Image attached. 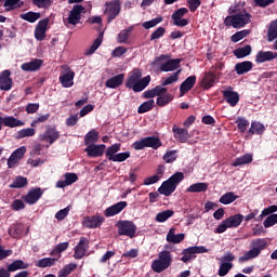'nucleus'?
Instances as JSON below:
<instances>
[{
  "mask_svg": "<svg viewBox=\"0 0 277 277\" xmlns=\"http://www.w3.org/2000/svg\"><path fill=\"white\" fill-rule=\"evenodd\" d=\"M142 71L138 68H134L130 71L127 80H126V88L129 90H133L134 92H144L148 85H150L151 78L150 76H145L142 78Z\"/></svg>",
  "mask_w": 277,
  "mask_h": 277,
  "instance_id": "nucleus-1",
  "label": "nucleus"
},
{
  "mask_svg": "<svg viewBox=\"0 0 277 277\" xmlns=\"http://www.w3.org/2000/svg\"><path fill=\"white\" fill-rule=\"evenodd\" d=\"M229 15L225 18L224 23L226 27H234V29H241V27H246L252 18V15L248 13L246 10H237V6L229 9Z\"/></svg>",
  "mask_w": 277,
  "mask_h": 277,
  "instance_id": "nucleus-2",
  "label": "nucleus"
},
{
  "mask_svg": "<svg viewBox=\"0 0 277 277\" xmlns=\"http://www.w3.org/2000/svg\"><path fill=\"white\" fill-rule=\"evenodd\" d=\"M181 58H171L168 54H162L155 58L151 66H158L161 72H174L181 68Z\"/></svg>",
  "mask_w": 277,
  "mask_h": 277,
  "instance_id": "nucleus-3",
  "label": "nucleus"
},
{
  "mask_svg": "<svg viewBox=\"0 0 277 277\" xmlns=\"http://www.w3.org/2000/svg\"><path fill=\"white\" fill-rule=\"evenodd\" d=\"M250 250L245 252L243 255L239 258V263H246L247 261H252L256 259L265 248H267V240L265 238H258L251 241Z\"/></svg>",
  "mask_w": 277,
  "mask_h": 277,
  "instance_id": "nucleus-4",
  "label": "nucleus"
},
{
  "mask_svg": "<svg viewBox=\"0 0 277 277\" xmlns=\"http://www.w3.org/2000/svg\"><path fill=\"white\" fill-rule=\"evenodd\" d=\"M184 179L185 175L183 174V172H176L161 184V186L158 188L159 194H162V196H172V194L176 192V187H179V184Z\"/></svg>",
  "mask_w": 277,
  "mask_h": 277,
  "instance_id": "nucleus-5",
  "label": "nucleus"
},
{
  "mask_svg": "<svg viewBox=\"0 0 277 277\" xmlns=\"http://www.w3.org/2000/svg\"><path fill=\"white\" fill-rule=\"evenodd\" d=\"M207 252H209V249L205 246L189 247L183 250L181 261L183 263H189V261H194V259H196V254H205Z\"/></svg>",
  "mask_w": 277,
  "mask_h": 277,
  "instance_id": "nucleus-6",
  "label": "nucleus"
},
{
  "mask_svg": "<svg viewBox=\"0 0 277 277\" xmlns=\"http://www.w3.org/2000/svg\"><path fill=\"white\" fill-rule=\"evenodd\" d=\"M117 228L118 235L130 237V239H133V237H135V233L137 232V226H135V223L131 221H119L117 223Z\"/></svg>",
  "mask_w": 277,
  "mask_h": 277,
  "instance_id": "nucleus-7",
  "label": "nucleus"
},
{
  "mask_svg": "<svg viewBox=\"0 0 277 277\" xmlns=\"http://www.w3.org/2000/svg\"><path fill=\"white\" fill-rule=\"evenodd\" d=\"M104 14L107 16L108 23H111V21H114V18L120 14V1L114 0L106 2Z\"/></svg>",
  "mask_w": 277,
  "mask_h": 277,
  "instance_id": "nucleus-8",
  "label": "nucleus"
},
{
  "mask_svg": "<svg viewBox=\"0 0 277 277\" xmlns=\"http://www.w3.org/2000/svg\"><path fill=\"white\" fill-rule=\"evenodd\" d=\"M104 222V216L101 214H95L91 216H84L82 220V226H85V228H101Z\"/></svg>",
  "mask_w": 277,
  "mask_h": 277,
  "instance_id": "nucleus-9",
  "label": "nucleus"
},
{
  "mask_svg": "<svg viewBox=\"0 0 277 277\" xmlns=\"http://www.w3.org/2000/svg\"><path fill=\"white\" fill-rule=\"evenodd\" d=\"M60 81L63 88H72L75 85V71L70 67L65 66L64 71L60 76Z\"/></svg>",
  "mask_w": 277,
  "mask_h": 277,
  "instance_id": "nucleus-10",
  "label": "nucleus"
},
{
  "mask_svg": "<svg viewBox=\"0 0 277 277\" xmlns=\"http://www.w3.org/2000/svg\"><path fill=\"white\" fill-rule=\"evenodd\" d=\"M49 23H50L49 18H43L39 21V23L37 24L35 28V38L39 42H42V40L47 38V31H49Z\"/></svg>",
  "mask_w": 277,
  "mask_h": 277,
  "instance_id": "nucleus-11",
  "label": "nucleus"
},
{
  "mask_svg": "<svg viewBox=\"0 0 277 277\" xmlns=\"http://www.w3.org/2000/svg\"><path fill=\"white\" fill-rule=\"evenodd\" d=\"M187 12H189L187 8H181L172 14V21L175 27H187L189 25V21L183 18Z\"/></svg>",
  "mask_w": 277,
  "mask_h": 277,
  "instance_id": "nucleus-12",
  "label": "nucleus"
},
{
  "mask_svg": "<svg viewBox=\"0 0 277 277\" xmlns=\"http://www.w3.org/2000/svg\"><path fill=\"white\" fill-rule=\"evenodd\" d=\"M40 142H45L47 144L51 145L55 141L60 140V132L55 128L48 127L45 132L39 135Z\"/></svg>",
  "mask_w": 277,
  "mask_h": 277,
  "instance_id": "nucleus-13",
  "label": "nucleus"
},
{
  "mask_svg": "<svg viewBox=\"0 0 277 277\" xmlns=\"http://www.w3.org/2000/svg\"><path fill=\"white\" fill-rule=\"evenodd\" d=\"M25 153H27V147L21 146L15 149L8 159L9 168H16L17 163L25 157Z\"/></svg>",
  "mask_w": 277,
  "mask_h": 277,
  "instance_id": "nucleus-14",
  "label": "nucleus"
},
{
  "mask_svg": "<svg viewBox=\"0 0 277 277\" xmlns=\"http://www.w3.org/2000/svg\"><path fill=\"white\" fill-rule=\"evenodd\" d=\"M85 10L83 5H74L72 10L69 13V16L65 19L67 25H77L81 21V12Z\"/></svg>",
  "mask_w": 277,
  "mask_h": 277,
  "instance_id": "nucleus-15",
  "label": "nucleus"
},
{
  "mask_svg": "<svg viewBox=\"0 0 277 277\" xmlns=\"http://www.w3.org/2000/svg\"><path fill=\"white\" fill-rule=\"evenodd\" d=\"M215 83H217V76L213 71H207L200 80V88H203V90H211Z\"/></svg>",
  "mask_w": 277,
  "mask_h": 277,
  "instance_id": "nucleus-16",
  "label": "nucleus"
},
{
  "mask_svg": "<svg viewBox=\"0 0 277 277\" xmlns=\"http://www.w3.org/2000/svg\"><path fill=\"white\" fill-rule=\"evenodd\" d=\"M127 201H119L110 207H108L104 211L105 217H114V215H118V213H122L124 209H127Z\"/></svg>",
  "mask_w": 277,
  "mask_h": 277,
  "instance_id": "nucleus-17",
  "label": "nucleus"
},
{
  "mask_svg": "<svg viewBox=\"0 0 277 277\" xmlns=\"http://www.w3.org/2000/svg\"><path fill=\"white\" fill-rule=\"evenodd\" d=\"M88 246H89V241L88 238L82 237L80 238L79 243L75 247V253H74V258L79 260L85 256V253L88 252Z\"/></svg>",
  "mask_w": 277,
  "mask_h": 277,
  "instance_id": "nucleus-18",
  "label": "nucleus"
},
{
  "mask_svg": "<svg viewBox=\"0 0 277 277\" xmlns=\"http://www.w3.org/2000/svg\"><path fill=\"white\" fill-rule=\"evenodd\" d=\"M44 192L40 187L31 188L26 196H24L25 202L28 205H36L39 198H42Z\"/></svg>",
  "mask_w": 277,
  "mask_h": 277,
  "instance_id": "nucleus-19",
  "label": "nucleus"
},
{
  "mask_svg": "<svg viewBox=\"0 0 277 277\" xmlns=\"http://www.w3.org/2000/svg\"><path fill=\"white\" fill-rule=\"evenodd\" d=\"M223 96L230 107H236L237 103H239V93L233 91L230 88L223 91Z\"/></svg>",
  "mask_w": 277,
  "mask_h": 277,
  "instance_id": "nucleus-20",
  "label": "nucleus"
},
{
  "mask_svg": "<svg viewBox=\"0 0 277 277\" xmlns=\"http://www.w3.org/2000/svg\"><path fill=\"white\" fill-rule=\"evenodd\" d=\"M12 78H10V70H4L0 75V90H3L4 92H9V90H12Z\"/></svg>",
  "mask_w": 277,
  "mask_h": 277,
  "instance_id": "nucleus-21",
  "label": "nucleus"
},
{
  "mask_svg": "<svg viewBox=\"0 0 277 277\" xmlns=\"http://www.w3.org/2000/svg\"><path fill=\"white\" fill-rule=\"evenodd\" d=\"M272 60H277V52L272 51H260L255 56V62L258 64H263L265 62H272Z\"/></svg>",
  "mask_w": 277,
  "mask_h": 277,
  "instance_id": "nucleus-22",
  "label": "nucleus"
},
{
  "mask_svg": "<svg viewBox=\"0 0 277 277\" xmlns=\"http://www.w3.org/2000/svg\"><path fill=\"white\" fill-rule=\"evenodd\" d=\"M84 153H87L89 157H103L105 145H88Z\"/></svg>",
  "mask_w": 277,
  "mask_h": 277,
  "instance_id": "nucleus-23",
  "label": "nucleus"
},
{
  "mask_svg": "<svg viewBox=\"0 0 277 277\" xmlns=\"http://www.w3.org/2000/svg\"><path fill=\"white\" fill-rule=\"evenodd\" d=\"M166 239L168 243L177 245L185 240V234H176V228L172 227L169 229Z\"/></svg>",
  "mask_w": 277,
  "mask_h": 277,
  "instance_id": "nucleus-24",
  "label": "nucleus"
},
{
  "mask_svg": "<svg viewBox=\"0 0 277 277\" xmlns=\"http://www.w3.org/2000/svg\"><path fill=\"white\" fill-rule=\"evenodd\" d=\"M42 67V60L35 58L28 63L22 64L21 68L22 70H25L26 72H36V70H40Z\"/></svg>",
  "mask_w": 277,
  "mask_h": 277,
  "instance_id": "nucleus-25",
  "label": "nucleus"
},
{
  "mask_svg": "<svg viewBox=\"0 0 277 277\" xmlns=\"http://www.w3.org/2000/svg\"><path fill=\"white\" fill-rule=\"evenodd\" d=\"M174 100V96H172V94L168 93V89L164 88V91H162L156 101V104L158 105V107H166V105L172 103V101Z\"/></svg>",
  "mask_w": 277,
  "mask_h": 277,
  "instance_id": "nucleus-26",
  "label": "nucleus"
},
{
  "mask_svg": "<svg viewBox=\"0 0 277 277\" xmlns=\"http://www.w3.org/2000/svg\"><path fill=\"white\" fill-rule=\"evenodd\" d=\"M196 85V76H189L182 84L180 85L181 96H185L192 88Z\"/></svg>",
  "mask_w": 277,
  "mask_h": 277,
  "instance_id": "nucleus-27",
  "label": "nucleus"
},
{
  "mask_svg": "<svg viewBox=\"0 0 277 277\" xmlns=\"http://www.w3.org/2000/svg\"><path fill=\"white\" fill-rule=\"evenodd\" d=\"M172 131L174 133V137L185 144L187 140H189V132L186 129L179 128L177 126H173Z\"/></svg>",
  "mask_w": 277,
  "mask_h": 277,
  "instance_id": "nucleus-28",
  "label": "nucleus"
},
{
  "mask_svg": "<svg viewBox=\"0 0 277 277\" xmlns=\"http://www.w3.org/2000/svg\"><path fill=\"white\" fill-rule=\"evenodd\" d=\"M77 174L75 173H66L65 180H60L56 183V187L64 189V187H68V185H72V183H77Z\"/></svg>",
  "mask_w": 277,
  "mask_h": 277,
  "instance_id": "nucleus-29",
  "label": "nucleus"
},
{
  "mask_svg": "<svg viewBox=\"0 0 277 277\" xmlns=\"http://www.w3.org/2000/svg\"><path fill=\"white\" fill-rule=\"evenodd\" d=\"M253 159L254 158H253L252 154H245V155L236 158L232 162V167L233 168H239V166H248V163H252Z\"/></svg>",
  "mask_w": 277,
  "mask_h": 277,
  "instance_id": "nucleus-30",
  "label": "nucleus"
},
{
  "mask_svg": "<svg viewBox=\"0 0 277 277\" xmlns=\"http://www.w3.org/2000/svg\"><path fill=\"white\" fill-rule=\"evenodd\" d=\"M207 189H209V184L208 183H205V182H198V183H195L193 185H190L186 192L188 194H201V193H205L207 192Z\"/></svg>",
  "mask_w": 277,
  "mask_h": 277,
  "instance_id": "nucleus-31",
  "label": "nucleus"
},
{
  "mask_svg": "<svg viewBox=\"0 0 277 277\" xmlns=\"http://www.w3.org/2000/svg\"><path fill=\"white\" fill-rule=\"evenodd\" d=\"M253 64L250 61H245L241 63H237L235 65V70L237 72V75H246V72H250V70H252L253 68Z\"/></svg>",
  "mask_w": 277,
  "mask_h": 277,
  "instance_id": "nucleus-32",
  "label": "nucleus"
},
{
  "mask_svg": "<svg viewBox=\"0 0 277 277\" xmlns=\"http://www.w3.org/2000/svg\"><path fill=\"white\" fill-rule=\"evenodd\" d=\"M2 122L4 127H9L10 129H14L16 127H25V122L16 119L12 116H6L2 118Z\"/></svg>",
  "mask_w": 277,
  "mask_h": 277,
  "instance_id": "nucleus-33",
  "label": "nucleus"
},
{
  "mask_svg": "<svg viewBox=\"0 0 277 277\" xmlns=\"http://www.w3.org/2000/svg\"><path fill=\"white\" fill-rule=\"evenodd\" d=\"M124 81V75L120 74L117 75L106 81V88L116 89L119 88V85H122V82Z\"/></svg>",
  "mask_w": 277,
  "mask_h": 277,
  "instance_id": "nucleus-34",
  "label": "nucleus"
},
{
  "mask_svg": "<svg viewBox=\"0 0 277 277\" xmlns=\"http://www.w3.org/2000/svg\"><path fill=\"white\" fill-rule=\"evenodd\" d=\"M248 133L250 135H263V133H265V124L259 121H253Z\"/></svg>",
  "mask_w": 277,
  "mask_h": 277,
  "instance_id": "nucleus-35",
  "label": "nucleus"
},
{
  "mask_svg": "<svg viewBox=\"0 0 277 277\" xmlns=\"http://www.w3.org/2000/svg\"><path fill=\"white\" fill-rule=\"evenodd\" d=\"M225 222L227 223V226L229 228H237L238 226H241V222H243V216L241 214H235L225 219Z\"/></svg>",
  "mask_w": 277,
  "mask_h": 277,
  "instance_id": "nucleus-36",
  "label": "nucleus"
},
{
  "mask_svg": "<svg viewBox=\"0 0 277 277\" xmlns=\"http://www.w3.org/2000/svg\"><path fill=\"white\" fill-rule=\"evenodd\" d=\"M161 92H166V88L162 85H157L154 89L145 91L143 93V98H155V96L159 97Z\"/></svg>",
  "mask_w": 277,
  "mask_h": 277,
  "instance_id": "nucleus-37",
  "label": "nucleus"
},
{
  "mask_svg": "<svg viewBox=\"0 0 277 277\" xmlns=\"http://www.w3.org/2000/svg\"><path fill=\"white\" fill-rule=\"evenodd\" d=\"M29 264L23 262V260H15L8 265V272H18V269H27Z\"/></svg>",
  "mask_w": 277,
  "mask_h": 277,
  "instance_id": "nucleus-38",
  "label": "nucleus"
},
{
  "mask_svg": "<svg viewBox=\"0 0 277 277\" xmlns=\"http://www.w3.org/2000/svg\"><path fill=\"white\" fill-rule=\"evenodd\" d=\"M145 143L147 148H153L154 150H157L158 148H161L162 143L161 140L157 136H147L145 137Z\"/></svg>",
  "mask_w": 277,
  "mask_h": 277,
  "instance_id": "nucleus-39",
  "label": "nucleus"
},
{
  "mask_svg": "<svg viewBox=\"0 0 277 277\" xmlns=\"http://www.w3.org/2000/svg\"><path fill=\"white\" fill-rule=\"evenodd\" d=\"M96 142H98V131L93 129L85 134L84 144L85 146H90L92 144H96Z\"/></svg>",
  "mask_w": 277,
  "mask_h": 277,
  "instance_id": "nucleus-40",
  "label": "nucleus"
},
{
  "mask_svg": "<svg viewBox=\"0 0 277 277\" xmlns=\"http://www.w3.org/2000/svg\"><path fill=\"white\" fill-rule=\"evenodd\" d=\"M172 215H174V210H164L156 214V222L163 224V222H168Z\"/></svg>",
  "mask_w": 277,
  "mask_h": 277,
  "instance_id": "nucleus-41",
  "label": "nucleus"
},
{
  "mask_svg": "<svg viewBox=\"0 0 277 277\" xmlns=\"http://www.w3.org/2000/svg\"><path fill=\"white\" fill-rule=\"evenodd\" d=\"M170 266L167 263L162 262L159 258L154 260L151 263V269H154L157 274H161V272H166Z\"/></svg>",
  "mask_w": 277,
  "mask_h": 277,
  "instance_id": "nucleus-42",
  "label": "nucleus"
},
{
  "mask_svg": "<svg viewBox=\"0 0 277 277\" xmlns=\"http://www.w3.org/2000/svg\"><path fill=\"white\" fill-rule=\"evenodd\" d=\"M131 31H133V28L121 30L118 35L117 42H119V44H128L129 37L131 36Z\"/></svg>",
  "mask_w": 277,
  "mask_h": 277,
  "instance_id": "nucleus-43",
  "label": "nucleus"
},
{
  "mask_svg": "<svg viewBox=\"0 0 277 277\" xmlns=\"http://www.w3.org/2000/svg\"><path fill=\"white\" fill-rule=\"evenodd\" d=\"M250 53H252V47L250 45H245L234 51V55L238 57V60H241V57H248Z\"/></svg>",
  "mask_w": 277,
  "mask_h": 277,
  "instance_id": "nucleus-44",
  "label": "nucleus"
},
{
  "mask_svg": "<svg viewBox=\"0 0 277 277\" xmlns=\"http://www.w3.org/2000/svg\"><path fill=\"white\" fill-rule=\"evenodd\" d=\"M180 75H181V69L171 74L169 77L162 79L161 85L166 87V85H172V83H176V81H179Z\"/></svg>",
  "mask_w": 277,
  "mask_h": 277,
  "instance_id": "nucleus-45",
  "label": "nucleus"
},
{
  "mask_svg": "<svg viewBox=\"0 0 277 277\" xmlns=\"http://www.w3.org/2000/svg\"><path fill=\"white\" fill-rule=\"evenodd\" d=\"M101 44H103V35H100L94 40L93 44L85 50L84 55H92L93 53L96 52V50L98 49V47H101Z\"/></svg>",
  "mask_w": 277,
  "mask_h": 277,
  "instance_id": "nucleus-46",
  "label": "nucleus"
},
{
  "mask_svg": "<svg viewBox=\"0 0 277 277\" xmlns=\"http://www.w3.org/2000/svg\"><path fill=\"white\" fill-rule=\"evenodd\" d=\"M77 269V265L75 263H70L64 266L63 269L58 272L57 277H68L72 272Z\"/></svg>",
  "mask_w": 277,
  "mask_h": 277,
  "instance_id": "nucleus-47",
  "label": "nucleus"
},
{
  "mask_svg": "<svg viewBox=\"0 0 277 277\" xmlns=\"http://www.w3.org/2000/svg\"><path fill=\"white\" fill-rule=\"evenodd\" d=\"M237 198H239V196L235 195V193L229 192L224 194L221 198H220V202L221 205H232V202H235V200H237Z\"/></svg>",
  "mask_w": 277,
  "mask_h": 277,
  "instance_id": "nucleus-48",
  "label": "nucleus"
},
{
  "mask_svg": "<svg viewBox=\"0 0 277 277\" xmlns=\"http://www.w3.org/2000/svg\"><path fill=\"white\" fill-rule=\"evenodd\" d=\"M276 38H277V19L271 23L268 27V32H267L268 42H274Z\"/></svg>",
  "mask_w": 277,
  "mask_h": 277,
  "instance_id": "nucleus-49",
  "label": "nucleus"
},
{
  "mask_svg": "<svg viewBox=\"0 0 277 277\" xmlns=\"http://www.w3.org/2000/svg\"><path fill=\"white\" fill-rule=\"evenodd\" d=\"M25 225L23 224H16V225H13L10 229H9V235L11 237H21V235H23V232L25 230Z\"/></svg>",
  "mask_w": 277,
  "mask_h": 277,
  "instance_id": "nucleus-50",
  "label": "nucleus"
},
{
  "mask_svg": "<svg viewBox=\"0 0 277 277\" xmlns=\"http://www.w3.org/2000/svg\"><path fill=\"white\" fill-rule=\"evenodd\" d=\"M27 185V177L17 176L13 181L12 184H10L11 189H21Z\"/></svg>",
  "mask_w": 277,
  "mask_h": 277,
  "instance_id": "nucleus-51",
  "label": "nucleus"
},
{
  "mask_svg": "<svg viewBox=\"0 0 277 277\" xmlns=\"http://www.w3.org/2000/svg\"><path fill=\"white\" fill-rule=\"evenodd\" d=\"M153 107H155V100L146 101L140 105L137 113L146 114V111H150V109H153Z\"/></svg>",
  "mask_w": 277,
  "mask_h": 277,
  "instance_id": "nucleus-52",
  "label": "nucleus"
},
{
  "mask_svg": "<svg viewBox=\"0 0 277 277\" xmlns=\"http://www.w3.org/2000/svg\"><path fill=\"white\" fill-rule=\"evenodd\" d=\"M55 261H57V259L44 258L36 262V265L37 267H53V265H55Z\"/></svg>",
  "mask_w": 277,
  "mask_h": 277,
  "instance_id": "nucleus-53",
  "label": "nucleus"
},
{
  "mask_svg": "<svg viewBox=\"0 0 277 277\" xmlns=\"http://www.w3.org/2000/svg\"><path fill=\"white\" fill-rule=\"evenodd\" d=\"M236 124L240 133H246V131L248 130V127H250V122L248 121V119L243 117H238L236 120Z\"/></svg>",
  "mask_w": 277,
  "mask_h": 277,
  "instance_id": "nucleus-54",
  "label": "nucleus"
},
{
  "mask_svg": "<svg viewBox=\"0 0 277 277\" xmlns=\"http://www.w3.org/2000/svg\"><path fill=\"white\" fill-rule=\"evenodd\" d=\"M40 16H41L40 13L28 12V13L22 14L21 18H23V21H27L28 23H36V21H38Z\"/></svg>",
  "mask_w": 277,
  "mask_h": 277,
  "instance_id": "nucleus-55",
  "label": "nucleus"
},
{
  "mask_svg": "<svg viewBox=\"0 0 277 277\" xmlns=\"http://www.w3.org/2000/svg\"><path fill=\"white\" fill-rule=\"evenodd\" d=\"M233 269V263L230 262H221L219 268V276H226Z\"/></svg>",
  "mask_w": 277,
  "mask_h": 277,
  "instance_id": "nucleus-56",
  "label": "nucleus"
},
{
  "mask_svg": "<svg viewBox=\"0 0 277 277\" xmlns=\"http://www.w3.org/2000/svg\"><path fill=\"white\" fill-rule=\"evenodd\" d=\"M36 135V130L34 128L22 129L17 132V137L23 140V137H34Z\"/></svg>",
  "mask_w": 277,
  "mask_h": 277,
  "instance_id": "nucleus-57",
  "label": "nucleus"
},
{
  "mask_svg": "<svg viewBox=\"0 0 277 277\" xmlns=\"http://www.w3.org/2000/svg\"><path fill=\"white\" fill-rule=\"evenodd\" d=\"M120 150V144H114L113 146L108 147L106 150V157L108 161H111L114 157H116V153H119Z\"/></svg>",
  "mask_w": 277,
  "mask_h": 277,
  "instance_id": "nucleus-58",
  "label": "nucleus"
},
{
  "mask_svg": "<svg viewBox=\"0 0 277 277\" xmlns=\"http://www.w3.org/2000/svg\"><path fill=\"white\" fill-rule=\"evenodd\" d=\"M158 259L162 262H164L169 267L172 265V253L170 251H161L158 254Z\"/></svg>",
  "mask_w": 277,
  "mask_h": 277,
  "instance_id": "nucleus-59",
  "label": "nucleus"
},
{
  "mask_svg": "<svg viewBox=\"0 0 277 277\" xmlns=\"http://www.w3.org/2000/svg\"><path fill=\"white\" fill-rule=\"evenodd\" d=\"M162 22H163V17L159 16L154 19L144 22L143 27L144 29H153V27H157V25H159V23H162Z\"/></svg>",
  "mask_w": 277,
  "mask_h": 277,
  "instance_id": "nucleus-60",
  "label": "nucleus"
},
{
  "mask_svg": "<svg viewBox=\"0 0 277 277\" xmlns=\"http://www.w3.org/2000/svg\"><path fill=\"white\" fill-rule=\"evenodd\" d=\"M277 224V214H271L268 215L264 222H263V226L264 228H272V226H276Z\"/></svg>",
  "mask_w": 277,
  "mask_h": 277,
  "instance_id": "nucleus-61",
  "label": "nucleus"
},
{
  "mask_svg": "<svg viewBox=\"0 0 277 277\" xmlns=\"http://www.w3.org/2000/svg\"><path fill=\"white\" fill-rule=\"evenodd\" d=\"M250 35V30H240L232 36V42H239V40H243L247 36Z\"/></svg>",
  "mask_w": 277,
  "mask_h": 277,
  "instance_id": "nucleus-62",
  "label": "nucleus"
},
{
  "mask_svg": "<svg viewBox=\"0 0 277 277\" xmlns=\"http://www.w3.org/2000/svg\"><path fill=\"white\" fill-rule=\"evenodd\" d=\"M131 157L130 151L119 153L115 157L111 158V161L121 163L122 161H127Z\"/></svg>",
  "mask_w": 277,
  "mask_h": 277,
  "instance_id": "nucleus-63",
  "label": "nucleus"
},
{
  "mask_svg": "<svg viewBox=\"0 0 277 277\" xmlns=\"http://www.w3.org/2000/svg\"><path fill=\"white\" fill-rule=\"evenodd\" d=\"M176 150L167 151L163 156L166 163H174L176 161Z\"/></svg>",
  "mask_w": 277,
  "mask_h": 277,
  "instance_id": "nucleus-64",
  "label": "nucleus"
}]
</instances>
